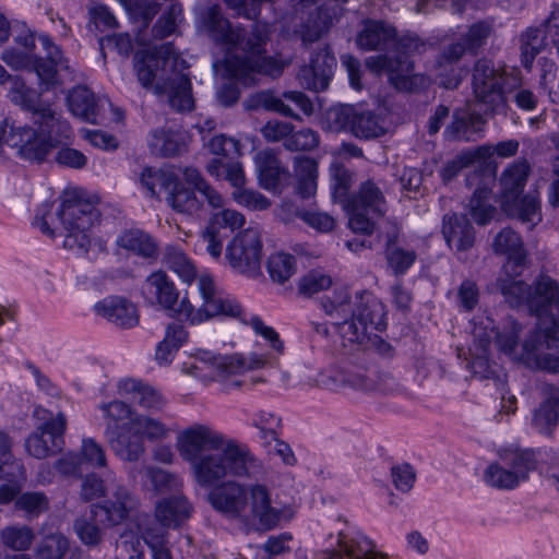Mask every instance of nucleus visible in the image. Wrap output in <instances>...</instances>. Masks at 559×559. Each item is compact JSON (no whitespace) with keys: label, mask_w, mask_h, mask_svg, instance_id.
I'll return each mask as SVG.
<instances>
[{"label":"nucleus","mask_w":559,"mask_h":559,"mask_svg":"<svg viewBox=\"0 0 559 559\" xmlns=\"http://www.w3.org/2000/svg\"><path fill=\"white\" fill-rule=\"evenodd\" d=\"M514 276L511 280H497V288L512 307L524 305L538 318L537 329L525 340L523 349L536 361L558 371L559 366H549L550 354L559 350V283L547 274H539L531 285Z\"/></svg>","instance_id":"obj_1"},{"label":"nucleus","mask_w":559,"mask_h":559,"mask_svg":"<svg viewBox=\"0 0 559 559\" xmlns=\"http://www.w3.org/2000/svg\"><path fill=\"white\" fill-rule=\"evenodd\" d=\"M201 19L215 40L228 46L240 45L241 47L243 56L228 55L224 60L228 75L247 83L251 74L254 73L272 78L282 74L285 63L264 55L270 38L267 24L255 22L250 33L245 36L242 28L231 27L230 22L224 16L217 4L206 8L202 12Z\"/></svg>","instance_id":"obj_2"},{"label":"nucleus","mask_w":559,"mask_h":559,"mask_svg":"<svg viewBox=\"0 0 559 559\" xmlns=\"http://www.w3.org/2000/svg\"><path fill=\"white\" fill-rule=\"evenodd\" d=\"M185 68L186 61L179 58L171 43L134 56V69L140 83L150 87L158 78L155 93L167 95L169 105L178 111H190L194 107L190 79L181 72Z\"/></svg>","instance_id":"obj_3"},{"label":"nucleus","mask_w":559,"mask_h":559,"mask_svg":"<svg viewBox=\"0 0 559 559\" xmlns=\"http://www.w3.org/2000/svg\"><path fill=\"white\" fill-rule=\"evenodd\" d=\"M97 221V210L75 190L63 193L59 211L53 212L51 203H44L35 217V224L49 237H55L56 223H61L64 233L63 247L81 252H87L91 246L90 230Z\"/></svg>","instance_id":"obj_4"},{"label":"nucleus","mask_w":559,"mask_h":559,"mask_svg":"<svg viewBox=\"0 0 559 559\" xmlns=\"http://www.w3.org/2000/svg\"><path fill=\"white\" fill-rule=\"evenodd\" d=\"M218 451L190 463L194 479L202 487H211L227 476L253 477L261 469L251 452L235 440H228Z\"/></svg>","instance_id":"obj_5"},{"label":"nucleus","mask_w":559,"mask_h":559,"mask_svg":"<svg viewBox=\"0 0 559 559\" xmlns=\"http://www.w3.org/2000/svg\"><path fill=\"white\" fill-rule=\"evenodd\" d=\"M33 123L37 126V129L29 126L9 123V133L5 136V143L16 148L19 155L28 160H44L53 147L68 142L72 135V129L69 123L66 135L58 132L57 124L44 126L34 120Z\"/></svg>","instance_id":"obj_6"},{"label":"nucleus","mask_w":559,"mask_h":559,"mask_svg":"<svg viewBox=\"0 0 559 559\" xmlns=\"http://www.w3.org/2000/svg\"><path fill=\"white\" fill-rule=\"evenodd\" d=\"M423 43L415 35H404L400 38L394 35L391 51L384 55L371 56L366 59V67L373 73L386 72L390 82L400 91L412 90L413 66L407 55L416 52Z\"/></svg>","instance_id":"obj_7"},{"label":"nucleus","mask_w":559,"mask_h":559,"mask_svg":"<svg viewBox=\"0 0 559 559\" xmlns=\"http://www.w3.org/2000/svg\"><path fill=\"white\" fill-rule=\"evenodd\" d=\"M388 202L382 188L372 179L362 181L358 190L346 202L348 226L357 234L370 235L374 229V218L383 217Z\"/></svg>","instance_id":"obj_8"},{"label":"nucleus","mask_w":559,"mask_h":559,"mask_svg":"<svg viewBox=\"0 0 559 559\" xmlns=\"http://www.w3.org/2000/svg\"><path fill=\"white\" fill-rule=\"evenodd\" d=\"M499 457L502 463H491L484 472L485 483L496 489L513 490L537 468V460L531 450L504 449L499 452Z\"/></svg>","instance_id":"obj_9"},{"label":"nucleus","mask_w":559,"mask_h":559,"mask_svg":"<svg viewBox=\"0 0 559 559\" xmlns=\"http://www.w3.org/2000/svg\"><path fill=\"white\" fill-rule=\"evenodd\" d=\"M198 292L202 302L195 307L189 299L183 298L176 309L190 324H200L217 316L238 317L241 308L233 300L224 298L216 289L214 281L209 275L198 278Z\"/></svg>","instance_id":"obj_10"},{"label":"nucleus","mask_w":559,"mask_h":559,"mask_svg":"<svg viewBox=\"0 0 559 559\" xmlns=\"http://www.w3.org/2000/svg\"><path fill=\"white\" fill-rule=\"evenodd\" d=\"M504 73L488 59H479L473 68L472 87L476 100L491 114L504 112Z\"/></svg>","instance_id":"obj_11"},{"label":"nucleus","mask_w":559,"mask_h":559,"mask_svg":"<svg viewBox=\"0 0 559 559\" xmlns=\"http://www.w3.org/2000/svg\"><path fill=\"white\" fill-rule=\"evenodd\" d=\"M326 118L332 130H349L358 139H376L388 132L384 118L369 110L357 111L349 105L330 109Z\"/></svg>","instance_id":"obj_12"},{"label":"nucleus","mask_w":559,"mask_h":559,"mask_svg":"<svg viewBox=\"0 0 559 559\" xmlns=\"http://www.w3.org/2000/svg\"><path fill=\"white\" fill-rule=\"evenodd\" d=\"M7 95L10 100L20 106L23 110L32 112V119L44 126H58V132L66 135L68 122L51 108L49 104L40 100V94L26 85V82L19 75H12L7 82Z\"/></svg>","instance_id":"obj_13"},{"label":"nucleus","mask_w":559,"mask_h":559,"mask_svg":"<svg viewBox=\"0 0 559 559\" xmlns=\"http://www.w3.org/2000/svg\"><path fill=\"white\" fill-rule=\"evenodd\" d=\"M347 0H317L314 8L302 9L295 33L304 44H312L329 33L335 20L342 14Z\"/></svg>","instance_id":"obj_14"},{"label":"nucleus","mask_w":559,"mask_h":559,"mask_svg":"<svg viewBox=\"0 0 559 559\" xmlns=\"http://www.w3.org/2000/svg\"><path fill=\"white\" fill-rule=\"evenodd\" d=\"M262 247L260 230L247 228L228 245L226 257L235 270L249 276H257L261 271Z\"/></svg>","instance_id":"obj_15"},{"label":"nucleus","mask_w":559,"mask_h":559,"mask_svg":"<svg viewBox=\"0 0 559 559\" xmlns=\"http://www.w3.org/2000/svg\"><path fill=\"white\" fill-rule=\"evenodd\" d=\"M228 440L223 433L210 426L194 424L178 435L176 447L181 457L191 463L210 453L209 451H218Z\"/></svg>","instance_id":"obj_16"},{"label":"nucleus","mask_w":559,"mask_h":559,"mask_svg":"<svg viewBox=\"0 0 559 559\" xmlns=\"http://www.w3.org/2000/svg\"><path fill=\"white\" fill-rule=\"evenodd\" d=\"M491 248L495 254L508 259L497 280L506 281L521 275L520 269L526 265L527 252L520 234L511 227H504L493 237Z\"/></svg>","instance_id":"obj_17"},{"label":"nucleus","mask_w":559,"mask_h":559,"mask_svg":"<svg viewBox=\"0 0 559 559\" xmlns=\"http://www.w3.org/2000/svg\"><path fill=\"white\" fill-rule=\"evenodd\" d=\"M96 508L104 513V523L116 526L138 512L140 499L127 486L115 484L110 488L108 497Z\"/></svg>","instance_id":"obj_18"},{"label":"nucleus","mask_w":559,"mask_h":559,"mask_svg":"<svg viewBox=\"0 0 559 559\" xmlns=\"http://www.w3.org/2000/svg\"><path fill=\"white\" fill-rule=\"evenodd\" d=\"M491 335H484L476 330L473 346L469 348L471 361L468 369L473 377L480 381H492L497 389L503 388L506 374L503 369L488 359Z\"/></svg>","instance_id":"obj_19"},{"label":"nucleus","mask_w":559,"mask_h":559,"mask_svg":"<svg viewBox=\"0 0 559 559\" xmlns=\"http://www.w3.org/2000/svg\"><path fill=\"white\" fill-rule=\"evenodd\" d=\"M483 170L476 169L466 176V185H476L473 195L468 202V214L477 225L485 226L496 218L498 210L492 203V191L485 183Z\"/></svg>","instance_id":"obj_20"},{"label":"nucleus","mask_w":559,"mask_h":559,"mask_svg":"<svg viewBox=\"0 0 559 559\" xmlns=\"http://www.w3.org/2000/svg\"><path fill=\"white\" fill-rule=\"evenodd\" d=\"M335 64L334 56L328 49H320L313 55L310 63L299 70L297 78L300 85L314 92L325 90L329 86Z\"/></svg>","instance_id":"obj_21"},{"label":"nucleus","mask_w":559,"mask_h":559,"mask_svg":"<svg viewBox=\"0 0 559 559\" xmlns=\"http://www.w3.org/2000/svg\"><path fill=\"white\" fill-rule=\"evenodd\" d=\"M209 500L215 510L239 516L248 506L247 487L237 481L224 483L209 495Z\"/></svg>","instance_id":"obj_22"},{"label":"nucleus","mask_w":559,"mask_h":559,"mask_svg":"<svg viewBox=\"0 0 559 559\" xmlns=\"http://www.w3.org/2000/svg\"><path fill=\"white\" fill-rule=\"evenodd\" d=\"M108 443L114 453L123 461L135 462L145 453V444L134 429L129 428V421L117 431L106 428Z\"/></svg>","instance_id":"obj_23"},{"label":"nucleus","mask_w":559,"mask_h":559,"mask_svg":"<svg viewBox=\"0 0 559 559\" xmlns=\"http://www.w3.org/2000/svg\"><path fill=\"white\" fill-rule=\"evenodd\" d=\"M248 504L251 514L263 530H271L277 525L281 519V512L272 507L271 493L263 484H251L247 487Z\"/></svg>","instance_id":"obj_24"},{"label":"nucleus","mask_w":559,"mask_h":559,"mask_svg":"<svg viewBox=\"0 0 559 559\" xmlns=\"http://www.w3.org/2000/svg\"><path fill=\"white\" fill-rule=\"evenodd\" d=\"M442 235L451 249L465 252L475 243V230L465 215L449 213L443 216Z\"/></svg>","instance_id":"obj_25"},{"label":"nucleus","mask_w":559,"mask_h":559,"mask_svg":"<svg viewBox=\"0 0 559 559\" xmlns=\"http://www.w3.org/2000/svg\"><path fill=\"white\" fill-rule=\"evenodd\" d=\"M395 28L382 21L366 20L356 36L357 46L366 51L385 49L391 51Z\"/></svg>","instance_id":"obj_26"},{"label":"nucleus","mask_w":559,"mask_h":559,"mask_svg":"<svg viewBox=\"0 0 559 559\" xmlns=\"http://www.w3.org/2000/svg\"><path fill=\"white\" fill-rule=\"evenodd\" d=\"M485 123L480 114L457 109L444 130V136L449 141H475V135L484 130Z\"/></svg>","instance_id":"obj_27"},{"label":"nucleus","mask_w":559,"mask_h":559,"mask_svg":"<svg viewBox=\"0 0 559 559\" xmlns=\"http://www.w3.org/2000/svg\"><path fill=\"white\" fill-rule=\"evenodd\" d=\"M182 176L187 185L192 187L201 203V215L206 210H218L225 204L223 195L202 176L195 167H186Z\"/></svg>","instance_id":"obj_28"},{"label":"nucleus","mask_w":559,"mask_h":559,"mask_svg":"<svg viewBox=\"0 0 559 559\" xmlns=\"http://www.w3.org/2000/svg\"><path fill=\"white\" fill-rule=\"evenodd\" d=\"M95 310L99 316L122 328H132L139 322L135 306L123 298H106L95 305Z\"/></svg>","instance_id":"obj_29"},{"label":"nucleus","mask_w":559,"mask_h":559,"mask_svg":"<svg viewBox=\"0 0 559 559\" xmlns=\"http://www.w3.org/2000/svg\"><path fill=\"white\" fill-rule=\"evenodd\" d=\"M543 403L535 412L533 423L545 433H549L559 419V388L549 383L540 386Z\"/></svg>","instance_id":"obj_30"},{"label":"nucleus","mask_w":559,"mask_h":559,"mask_svg":"<svg viewBox=\"0 0 559 559\" xmlns=\"http://www.w3.org/2000/svg\"><path fill=\"white\" fill-rule=\"evenodd\" d=\"M350 313L355 316L359 325L367 328V332L370 336L373 335L374 332H380L385 329L384 306L371 295L362 297L356 309Z\"/></svg>","instance_id":"obj_31"},{"label":"nucleus","mask_w":559,"mask_h":559,"mask_svg":"<svg viewBox=\"0 0 559 559\" xmlns=\"http://www.w3.org/2000/svg\"><path fill=\"white\" fill-rule=\"evenodd\" d=\"M191 514V506L182 496L165 498L156 503L155 518L164 527H177Z\"/></svg>","instance_id":"obj_32"},{"label":"nucleus","mask_w":559,"mask_h":559,"mask_svg":"<svg viewBox=\"0 0 559 559\" xmlns=\"http://www.w3.org/2000/svg\"><path fill=\"white\" fill-rule=\"evenodd\" d=\"M530 175V165L526 160H519L513 163L502 173L500 177L502 206L508 205L523 191L526 180Z\"/></svg>","instance_id":"obj_33"},{"label":"nucleus","mask_w":559,"mask_h":559,"mask_svg":"<svg viewBox=\"0 0 559 559\" xmlns=\"http://www.w3.org/2000/svg\"><path fill=\"white\" fill-rule=\"evenodd\" d=\"M12 438L0 430V480L17 483L26 480L23 463L12 453Z\"/></svg>","instance_id":"obj_34"},{"label":"nucleus","mask_w":559,"mask_h":559,"mask_svg":"<svg viewBox=\"0 0 559 559\" xmlns=\"http://www.w3.org/2000/svg\"><path fill=\"white\" fill-rule=\"evenodd\" d=\"M120 393L131 395L141 407L148 411H160L165 399L154 388L135 379H126L119 382Z\"/></svg>","instance_id":"obj_35"},{"label":"nucleus","mask_w":559,"mask_h":559,"mask_svg":"<svg viewBox=\"0 0 559 559\" xmlns=\"http://www.w3.org/2000/svg\"><path fill=\"white\" fill-rule=\"evenodd\" d=\"M255 164L259 171L260 186L266 190L277 188L282 176L288 174L272 150L260 151L255 155Z\"/></svg>","instance_id":"obj_36"},{"label":"nucleus","mask_w":559,"mask_h":559,"mask_svg":"<svg viewBox=\"0 0 559 559\" xmlns=\"http://www.w3.org/2000/svg\"><path fill=\"white\" fill-rule=\"evenodd\" d=\"M143 292L165 309H173L178 300V292L163 271L152 273L145 281Z\"/></svg>","instance_id":"obj_37"},{"label":"nucleus","mask_w":559,"mask_h":559,"mask_svg":"<svg viewBox=\"0 0 559 559\" xmlns=\"http://www.w3.org/2000/svg\"><path fill=\"white\" fill-rule=\"evenodd\" d=\"M67 100L70 111L75 117L90 123H97V103L95 95L86 86L72 88Z\"/></svg>","instance_id":"obj_38"},{"label":"nucleus","mask_w":559,"mask_h":559,"mask_svg":"<svg viewBox=\"0 0 559 559\" xmlns=\"http://www.w3.org/2000/svg\"><path fill=\"white\" fill-rule=\"evenodd\" d=\"M209 361L216 369L217 374L221 377H228L231 374L243 372L247 369L262 368L266 364V359L259 355H252L248 360L242 356L231 355L224 357L209 356Z\"/></svg>","instance_id":"obj_39"},{"label":"nucleus","mask_w":559,"mask_h":559,"mask_svg":"<svg viewBox=\"0 0 559 559\" xmlns=\"http://www.w3.org/2000/svg\"><path fill=\"white\" fill-rule=\"evenodd\" d=\"M296 192L302 199H309L317 192L318 165L307 156L295 157Z\"/></svg>","instance_id":"obj_40"},{"label":"nucleus","mask_w":559,"mask_h":559,"mask_svg":"<svg viewBox=\"0 0 559 559\" xmlns=\"http://www.w3.org/2000/svg\"><path fill=\"white\" fill-rule=\"evenodd\" d=\"M118 245L145 259H156L158 255V245L155 239L140 229L123 233L118 239Z\"/></svg>","instance_id":"obj_41"},{"label":"nucleus","mask_w":559,"mask_h":559,"mask_svg":"<svg viewBox=\"0 0 559 559\" xmlns=\"http://www.w3.org/2000/svg\"><path fill=\"white\" fill-rule=\"evenodd\" d=\"M129 428L134 429L142 440L154 442L168 437L169 428L160 419L145 414H135L129 420Z\"/></svg>","instance_id":"obj_42"},{"label":"nucleus","mask_w":559,"mask_h":559,"mask_svg":"<svg viewBox=\"0 0 559 559\" xmlns=\"http://www.w3.org/2000/svg\"><path fill=\"white\" fill-rule=\"evenodd\" d=\"M148 146L154 155L162 157L175 156L186 150V144L178 134L164 129L152 132Z\"/></svg>","instance_id":"obj_43"},{"label":"nucleus","mask_w":559,"mask_h":559,"mask_svg":"<svg viewBox=\"0 0 559 559\" xmlns=\"http://www.w3.org/2000/svg\"><path fill=\"white\" fill-rule=\"evenodd\" d=\"M167 201L178 213L190 216H201V203L198 201V195H195V192L190 186L186 188L176 182Z\"/></svg>","instance_id":"obj_44"},{"label":"nucleus","mask_w":559,"mask_h":559,"mask_svg":"<svg viewBox=\"0 0 559 559\" xmlns=\"http://www.w3.org/2000/svg\"><path fill=\"white\" fill-rule=\"evenodd\" d=\"M504 211L512 216H516L525 223H538L540 217V203L538 195L535 192H528L523 198L511 201L508 205L503 206Z\"/></svg>","instance_id":"obj_45"},{"label":"nucleus","mask_w":559,"mask_h":559,"mask_svg":"<svg viewBox=\"0 0 559 559\" xmlns=\"http://www.w3.org/2000/svg\"><path fill=\"white\" fill-rule=\"evenodd\" d=\"M34 539L35 533L27 525H9L0 532V540L3 546L15 551L29 549Z\"/></svg>","instance_id":"obj_46"},{"label":"nucleus","mask_w":559,"mask_h":559,"mask_svg":"<svg viewBox=\"0 0 559 559\" xmlns=\"http://www.w3.org/2000/svg\"><path fill=\"white\" fill-rule=\"evenodd\" d=\"M165 264L187 284L197 277L193 262L178 248L168 247L164 257Z\"/></svg>","instance_id":"obj_47"},{"label":"nucleus","mask_w":559,"mask_h":559,"mask_svg":"<svg viewBox=\"0 0 559 559\" xmlns=\"http://www.w3.org/2000/svg\"><path fill=\"white\" fill-rule=\"evenodd\" d=\"M48 415H50V413L40 407L34 411V416L44 420V423L38 426V430L41 433L49 435L52 438V445L60 451L62 447L59 444V439H61L66 432L67 418L63 413H58L56 417L50 418H48Z\"/></svg>","instance_id":"obj_48"},{"label":"nucleus","mask_w":559,"mask_h":559,"mask_svg":"<svg viewBox=\"0 0 559 559\" xmlns=\"http://www.w3.org/2000/svg\"><path fill=\"white\" fill-rule=\"evenodd\" d=\"M49 499L41 491H27L15 499V510L22 511L25 518L32 520L48 511Z\"/></svg>","instance_id":"obj_49"},{"label":"nucleus","mask_w":559,"mask_h":559,"mask_svg":"<svg viewBox=\"0 0 559 559\" xmlns=\"http://www.w3.org/2000/svg\"><path fill=\"white\" fill-rule=\"evenodd\" d=\"M267 271L273 282L285 283L296 272V259L285 252H276L267 259Z\"/></svg>","instance_id":"obj_50"},{"label":"nucleus","mask_w":559,"mask_h":559,"mask_svg":"<svg viewBox=\"0 0 559 559\" xmlns=\"http://www.w3.org/2000/svg\"><path fill=\"white\" fill-rule=\"evenodd\" d=\"M332 323L337 326L344 346L367 345L371 341L367 328L359 325L354 314L350 320L345 318L343 321H333Z\"/></svg>","instance_id":"obj_51"},{"label":"nucleus","mask_w":559,"mask_h":559,"mask_svg":"<svg viewBox=\"0 0 559 559\" xmlns=\"http://www.w3.org/2000/svg\"><path fill=\"white\" fill-rule=\"evenodd\" d=\"M546 32L539 28H528L521 36L522 64L530 69L537 53L545 45Z\"/></svg>","instance_id":"obj_52"},{"label":"nucleus","mask_w":559,"mask_h":559,"mask_svg":"<svg viewBox=\"0 0 559 559\" xmlns=\"http://www.w3.org/2000/svg\"><path fill=\"white\" fill-rule=\"evenodd\" d=\"M230 197L236 204L253 212L266 211L272 205L271 200L264 194L247 187L240 190H233Z\"/></svg>","instance_id":"obj_53"},{"label":"nucleus","mask_w":559,"mask_h":559,"mask_svg":"<svg viewBox=\"0 0 559 559\" xmlns=\"http://www.w3.org/2000/svg\"><path fill=\"white\" fill-rule=\"evenodd\" d=\"M262 107L266 110L276 111L283 116L298 119L299 117L293 111L290 106L286 105L282 98L275 96L271 91H264L251 97L247 104V108Z\"/></svg>","instance_id":"obj_54"},{"label":"nucleus","mask_w":559,"mask_h":559,"mask_svg":"<svg viewBox=\"0 0 559 559\" xmlns=\"http://www.w3.org/2000/svg\"><path fill=\"white\" fill-rule=\"evenodd\" d=\"M68 550V539L60 534H51L38 545L35 557L36 559H63Z\"/></svg>","instance_id":"obj_55"},{"label":"nucleus","mask_w":559,"mask_h":559,"mask_svg":"<svg viewBox=\"0 0 559 559\" xmlns=\"http://www.w3.org/2000/svg\"><path fill=\"white\" fill-rule=\"evenodd\" d=\"M354 182V175L347 168L341 165L333 167L332 188L333 198L343 205L345 210L346 202L349 200V191Z\"/></svg>","instance_id":"obj_56"},{"label":"nucleus","mask_w":559,"mask_h":559,"mask_svg":"<svg viewBox=\"0 0 559 559\" xmlns=\"http://www.w3.org/2000/svg\"><path fill=\"white\" fill-rule=\"evenodd\" d=\"M140 180L151 197L158 195L157 189L168 190L174 188L175 183L177 182V179L173 174L160 170L155 171L151 168H145L142 171Z\"/></svg>","instance_id":"obj_57"},{"label":"nucleus","mask_w":559,"mask_h":559,"mask_svg":"<svg viewBox=\"0 0 559 559\" xmlns=\"http://www.w3.org/2000/svg\"><path fill=\"white\" fill-rule=\"evenodd\" d=\"M325 313L333 321L347 318L350 312L349 295L346 290L334 292L332 297H325L321 302Z\"/></svg>","instance_id":"obj_58"},{"label":"nucleus","mask_w":559,"mask_h":559,"mask_svg":"<svg viewBox=\"0 0 559 559\" xmlns=\"http://www.w3.org/2000/svg\"><path fill=\"white\" fill-rule=\"evenodd\" d=\"M416 258L414 250H405L401 247L385 248L388 265L396 275L404 274L414 264Z\"/></svg>","instance_id":"obj_59"},{"label":"nucleus","mask_w":559,"mask_h":559,"mask_svg":"<svg viewBox=\"0 0 559 559\" xmlns=\"http://www.w3.org/2000/svg\"><path fill=\"white\" fill-rule=\"evenodd\" d=\"M79 454L82 463L99 469L107 466V457L102 444L93 438H84Z\"/></svg>","instance_id":"obj_60"},{"label":"nucleus","mask_w":559,"mask_h":559,"mask_svg":"<svg viewBox=\"0 0 559 559\" xmlns=\"http://www.w3.org/2000/svg\"><path fill=\"white\" fill-rule=\"evenodd\" d=\"M521 326L511 318L508 319L504 331L499 332L493 328L491 334H495L498 349L507 355H511L518 345Z\"/></svg>","instance_id":"obj_61"},{"label":"nucleus","mask_w":559,"mask_h":559,"mask_svg":"<svg viewBox=\"0 0 559 559\" xmlns=\"http://www.w3.org/2000/svg\"><path fill=\"white\" fill-rule=\"evenodd\" d=\"M138 527L153 552V559H173L169 549L165 547L163 533L155 532L151 527H143L141 518L138 519Z\"/></svg>","instance_id":"obj_62"},{"label":"nucleus","mask_w":559,"mask_h":559,"mask_svg":"<svg viewBox=\"0 0 559 559\" xmlns=\"http://www.w3.org/2000/svg\"><path fill=\"white\" fill-rule=\"evenodd\" d=\"M145 474L159 492L177 490L181 486L179 478L167 471L148 466L145 467Z\"/></svg>","instance_id":"obj_63"},{"label":"nucleus","mask_w":559,"mask_h":559,"mask_svg":"<svg viewBox=\"0 0 559 559\" xmlns=\"http://www.w3.org/2000/svg\"><path fill=\"white\" fill-rule=\"evenodd\" d=\"M332 285L329 275L320 271H311L299 281V292L305 296H312L321 290L328 289Z\"/></svg>","instance_id":"obj_64"}]
</instances>
